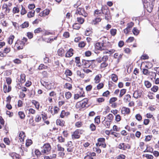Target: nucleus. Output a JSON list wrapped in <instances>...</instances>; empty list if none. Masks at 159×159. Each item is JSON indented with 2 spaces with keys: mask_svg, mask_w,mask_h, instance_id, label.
I'll use <instances>...</instances> for the list:
<instances>
[{
  "mask_svg": "<svg viewBox=\"0 0 159 159\" xmlns=\"http://www.w3.org/2000/svg\"><path fill=\"white\" fill-rule=\"evenodd\" d=\"M25 136V133L23 131H21L19 134V137H20V140L21 142L23 141L24 138Z\"/></svg>",
  "mask_w": 159,
  "mask_h": 159,
  "instance_id": "dca6fc26",
  "label": "nucleus"
},
{
  "mask_svg": "<svg viewBox=\"0 0 159 159\" xmlns=\"http://www.w3.org/2000/svg\"><path fill=\"white\" fill-rule=\"evenodd\" d=\"M22 9L21 10L20 14L22 15H24L26 13V11L25 9V8L23 7V6L22 5Z\"/></svg>",
  "mask_w": 159,
  "mask_h": 159,
  "instance_id": "ea45409f",
  "label": "nucleus"
},
{
  "mask_svg": "<svg viewBox=\"0 0 159 159\" xmlns=\"http://www.w3.org/2000/svg\"><path fill=\"white\" fill-rule=\"evenodd\" d=\"M57 52L59 56L62 57L64 55V53L65 52L64 49H63L62 48H61L58 50Z\"/></svg>",
  "mask_w": 159,
  "mask_h": 159,
  "instance_id": "f8f14e48",
  "label": "nucleus"
},
{
  "mask_svg": "<svg viewBox=\"0 0 159 159\" xmlns=\"http://www.w3.org/2000/svg\"><path fill=\"white\" fill-rule=\"evenodd\" d=\"M18 115L19 116L20 118L21 119H24L25 116L24 114V113L22 111H19L18 112Z\"/></svg>",
  "mask_w": 159,
  "mask_h": 159,
  "instance_id": "bb28decb",
  "label": "nucleus"
},
{
  "mask_svg": "<svg viewBox=\"0 0 159 159\" xmlns=\"http://www.w3.org/2000/svg\"><path fill=\"white\" fill-rule=\"evenodd\" d=\"M158 89V87L157 86H154L151 89V90L152 91L154 92H156Z\"/></svg>",
  "mask_w": 159,
  "mask_h": 159,
  "instance_id": "58836bf2",
  "label": "nucleus"
},
{
  "mask_svg": "<svg viewBox=\"0 0 159 159\" xmlns=\"http://www.w3.org/2000/svg\"><path fill=\"white\" fill-rule=\"evenodd\" d=\"M65 74L66 75L71 76L72 75V72L70 70H66Z\"/></svg>",
  "mask_w": 159,
  "mask_h": 159,
  "instance_id": "4d7b16f0",
  "label": "nucleus"
},
{
  "mask_svg": "<svg viewBox=\"0 0 159 159\" xmlns=\"http://www.w3.org/2000/svg\"><path fill=\"white\" fill-rule=\"evenodd\" d=\"M35 11L34 10L32 11L29 12L27 14V16L28 18H31L34 16Z\"/></svg>",
  "mask_w": 159,
  "mask_h": 159,
  "instance_id": "4be33fe9",
  "label": "nucleus"
},
{
  "mask_svg": "<svg viewBox=\"0 0 159 159\" xmlns=\"http://www.w3.org/2000/svg\"><path fill=\"white\" fill-rule=\"evenodd\" d=\"M102 123L107 128H109L110 126V123L109 121H106L104 122V121H102Z\"/></svg>",
  "mask_w": 159,
  "mask_h": 159,
  "instance_id": "cd10ccee",
  "label": "nucleus"
},
{
  "mask_svg": "<svg viewBox=\"0 0 159 159\" xmlns=\"http://www.w3.org/2000/svg\"><path fill=\"white\" fill-rule=\"evenodd\" d=\"M110 32L111 35L114 36L116 33V29H112L110 30Z\"/></svg>",
  "mask_w": 159,
  "mask_h": 159,
  "instance_id": "f704fd0d",
  "label": "nucleus"
},
{
  "mask_svg": "<svg viewBox=\"0 0 159 159\" xmlns=\"http://www.w3.org/2000/svg\"><path fill=\"white\" fill-rule=\"evenodd\" d=\"M65 122L61 119H58L57 120L56 124L57 125L63 126L64 125Z\"/></svg>",
  "mask_w": 159,
  "mask_h": 159,
  "instance_id": "f3484780",
  "label": "nucleus"
},
{
  "mask_svg": "<svg viewBox=\"0 0 159 159\" xmlns=\"http://www.w3.org/2000/svg\"><path fill=\"white\" fill-rule=\"evenodd\" d=\"M121 112L123 114H129L130 112V110L128 108L123 107L121 108Z\"/></svg>",
  "mask_w": 159,
  "mask_h": 159,
  "instance_id": "0eeeda50",
  "label": "nucleus"
},
{
  "mask_svg": "<svg viewBox=\"0 0 159 159\" xmlns=\"http://www.w3.org/2000/svg\"><path fill=\"white\" fill-rule=\"evenodd\" d=\"M75 14H79L85 17H86L88 15L87 13L85 11L84 8L80 7L78 8L77 9L75 12Z\"/></svg>",
  "mask_w": 159,
  "mask_h": 159,
  "instance_id": "20e7f679",
  "label": "nucleus"
},
{
  "mask_svg": "<svg viewBox=\"0 0 159 159\" xmlns=\"http://www.w3.org/2000/svg\"><path fill=\"white\" fill-rule=\"evenodd\" d=\"M130 147V146L128 144H125L124 143H120L118 147L120 149L124 150H126L127 148L129 149Z\"/></svg>",
  "mask_w": 159,
  "mask_h": 159,
  "instance_id": "423d86ee",
  "label": "nucleus"
},
{
  "mask_svg": "<svg viewBox=\"0 0 159 159\" xmlns=\"http://www.w3.org/2000/svg\"><path fill=\"white\" fill-rule=\"evenodd\" d=\"M65 96L66 98L68 99L71 97L72 95L70 92H68L65 93Z\"/></svg>",
  "mask_w": 159,
  "mask_h": 159,
  "instance_id": "c85d7f7f",
  "label": "nucleus"
},
{
  "mask_svg": "<svg viewBox=\"0 0 159 159\" xmlns=\"http://www.w3.org/2000/svg\"><path fill=\"white\" fill-rule=\"evenodd\" d=\"M65 87L69 90H70L72 88L71 85L70 83H66L65 85Z\"/></svg>",
  "mask_w": 159,
  "mask_h": 159,
  "instance_id": "c03bdc74",
  "label": "nucleus"
},
{
  "mask_svg": "<svg viewBox=\"0 0 159 159\" xmlns=\"http://www.w3.org/2000/svg\"><path fill=\"white\" fill-rule=\"evenodd\" d=\"M141 93L138 90H136L133 93V97L137 99L141 97Z\"/></svg>",
  "mask_w": 159,
  "mask_h": 159,
  "instance_id": "1a4fd4ad",
  "label": "nucleus"
},
{
  "mask_svg": "<svg viewBox=\"0 0 159 159\" xmlns=\"http://www.w3.org/2000/svg\"><path fill=\"white\" fill-rule=\"evenodd\" d=\"M78 131L76 130L74 132V134L72 135L73 139H77L80 138V136L79 135Z\"/></svg>",
  "mask_w": 159,
  "mask_h": 159,
  "instance_id": "4468645a",
  "label": "nucleus"
},
{
  "mask_svg": "<svg viewBox=\"0 0 159 159\" xmlns=\"http://www.w3.org/2000/svg\"><path fill=\"white\" fill-rule=\"evenodd\" d=\"M58 139L60 142H64L65 141V139L63 138L62 136H59L58 138Z\"/></svg>",
  "mask_w": 159,
  "mask_h": 159,
  "instance_id": "6e6d98bb",
  "label": "nucleus"
},
{
  "mask_svg": "<svg viewBox=\"0 0 159 159\" xmlns=\"http://www.w3.org/2000/svg\"><path fill=\"white\" fill-rule=\"evenodd\" d=\"M77 21L80 24H82L84 22V18L81 17H78L77 18Z\"/></svg>",
  "mask_w": 159,
  "mask_h": 159,
  "instance_id": "a878e982",
  "label": "nucleus"
},
{
  "mask_svg": "<svg viewBox=\"0 0 159 159\" xmlns=\"http://www.w3.org/2000/svg\"><path fill=\"white\" fill-rule=\"evenodd\" d=\"M50 11L48 9H46L43 10L40 14V16H44L48 15L49 14Z\"/></svg>",
  "mask_w": 159,
  "mask_h": 159,
  "instance_id": "ddd939ff",
  "label": "nucleus"
},
{
  "mask_svg": "<svg viewBox=\"0 0 159 159\" xmlns=\"http://www.w3.org/2000/svg\"><path fill=\"white\" fill-rule=\"evenodd\" d=\"M134 25V23L132 22H131L127 24V26L126 28L128 29H129V30H130L131 29L133 26Z\"/></svg>",
  "mask_w": 159,
  "mask_h": 159,
  "instance_id": "473e14b6",
  "label": "nucleus"
},
{
  "mask_svg": "<svg viewBox=\"0 0 159 159\" xmlns=\"http://www.w3.org/2000/svg\"><path fill=\"white\" fill-rule=\"evenodd\" d=\"M66 145L67 147H68L67 149V152H71L73 151L74 148L72 147L73 145L72 142H68Z\"/></svg>",
  "mask_w": 159,
  "mask_h": 159,
  "instance_id": "39448f33",
  "label": "nucleus"
},
{
  "mask_svg": "<svg viewBox=\"0 0 159 159\" xmlns=\"http://www.w3.org/2000/svg\"><path fill=\"white\" fill-rule=\"evenodd\" d=\"M25 81V75H21L20 81L23 83Z\"/></svg>",
  "mask_w": 159,
  "mask_h": 159,
  "instance_id": "680f3d73",
  "label": "nucleus"
},
{
  "mask_svg": "<svg viewBox=\"0 0 159 159\" xmlns=\"http://www.w3.org/2000/svg\"><path fill=\"white\" fill-rule=\"evenodd\" d=\"M6 81L7 84L8 85H10L11 84V79L9 77H8L6 78Z\"/></svg>",
  "mask_w": 159,
  "mask_h": 159,
  "instance_id": "5fc2aeb1",
  "label": "nucleus"
},
{
  "mask_svg": "<svg viewBox=\"0 0 159 159\" xmlns=\"http://www.w3.org/2000/svg\"><path fill=\"white\" fill-rule=\"evenodd\" d=\"M108 65V64L106 62H103L101 63L100 66V68L101 69L107 67Z\"/></svg>",
  "mask_w": 159,
  "mask_h": 159,
  "instance_id": "c756f323",
  "label": "nucleus"
},
{
  "mask_svg": "<svg viewBox=\"0 0 159 159\" xmlns=\"http://www.w3.org/2000/svg\"><path fill=\"white\" fill-rule=\"evenodd\" d=\"M20 26L22 28H27L29 26V23L28 21L25 22L23 23L20 25Z\"/></svg>",
  "mask_w": 159,
  "mask_h": 159,
  "instance_id": "6ab92c4d",
  "label": "nucleus"
},
{
  "mask_svg": "<svg viewBox=\"0 0 159 159\" xmlns=\"http://www.w3.org/2000/svg\"><path fill=\"white\" fill-rule=\"evenodd\" d=\"M41 117L39 115H37L36 116L35 121L36 122H39L41 120Z\"/></svg>",
  "mask_w": 159,
  "mask_h": 159,
  "instance_id": "e2e57ef3",
  "label": "nucleus"
},
{
  "mask_svg": "<svg viewBox=\"0 0 159 159\" xmlns=\"http://www.w3.org/2000/svg\"><path fill=\"white\" fill-rule=\"evenodd\" d=\"M103 43L98 42L96 43L95 46V48L98 50H103L102 47Z\"/></svg>",
  "mask_w": 159,
  "mask_h": 159,
  "instance_id": "6e6552de",
  "label": "nucleus"
},
{
  "mask_svg": "<svg viewBox=\"0 0 159 159\" xmlns=\"http://www.w3.org/2000/svg\"><path fill=\"white\" fill-rule=\"evenodd\" d=\"M100 77L99 75H97L95 78V83H98L100 81Z\"/></svg>",
  "mask_w": 159,
  "mask_h": 159,
  "instance_id": "e433bc0d",
  "label": "nucleus"
},
{
  "mask_svg": "<svg viewBox=\"0 0 159 159\" xmlns=\"http://www.w3.org/2000/svg\"><path fill=\"white\" fill-rule=\"evenodd\" d=\"M19 8L16 7H14L12 10L13 13L14 14L18 13L19 12Z\"/></svg>",
  "mask_w": 159,
  "mask_h": 159,
  "instance_id": "79ce46f5",
  "label": "nucleus"
},
{
  "mask_svg": "<svg viewBox=\"0 0 159 159\" xmlns=\"http://www.w3.org/2000/svg\"><path fill=\"white\" fill-rule=\"evenodd\" d=\"M73 49H70L66 54L65 57H69L72 56L73 54Z\"/></svg>",
  "mask_w": 159,
  "mask_h": 159,
  "instance_id": "9b49d317",
  "label": "nucleus"
},
{
  "mask_svg": "<svg viewBox=\"0 0 159 159\" xmlns=\"http://www.w3.org/2000/svg\"><path fill=\"white\" fill-rule=\"evenodd\" d=\"M92 86L91 85H88L86 87V89L87 91H90L92 89Z\"/></svg>",
  "mask_w": 159,
  "mask_h": 159,
  "instance_id": "774afa93",
  "label": "nucleus"
},
{
  "mask_svg": "<svg viewBox=\"0 0 159 159\" xmlns=\"http://www.w3.org/2000/svg\"><path fill=\"white\" fill-rule=\"evenodd\" d=\"M94 120L95 123L98 124H99L100 121V116H98L95 117L94 119Z\"/></svg>",
  "mask_w": 159,
  "mask_h": 159,
  "instance_id": "c9c22d12",
  "label": "nucleus"
},
{
  "mask_svg": "<svg viewBox=\"0 0 159 159\" xmlns=\"http://www.w3.org/2000/svg\"><path fill=\"white\" fill-rule=\"evenodd\" d=\"M76 73L77 75L79 76L81 78H83L84 77V75L83 73H81L80 71L78 70L76 71Z\"/></svg>",
  "mask_w": 159,
  "mask_h": 159,
  "instance_id": "72a5a7b5",
  "label": "nucleus"
},
{
  "mask_svg": "<svg viewBox=\"0 0 159 159\" xmlns=\"http://www.w3.org/2000/svg\"><path fill=\"white\" fill-rule=\"evenodd\" d=\"M107 119L110 120H112L113 118V116L111 114H110L107 116Z\"/></svg>",
  "mask_w": 159,
  "mask_h": 159,
  "instance_id": "338daca9",
  "label": "nucleus"
},
{
  "mask_svg": "<svg viewBox=\"0 0 159 159\" xmlns=\"http://www.w3.org/2000/svg\"><path fill=\"white\" fill-rule=\"evenodd\" d=\"M92 32L90 28H87L85 31V35L87 36L90 35Z\"/></svg>",
  "mask_w": 159,
  "mask_h": 159,
  "instance_id": "7c9ffc66",
  "label": "nucleus"
},
{
  "mask_svg": "<svg viewBox=\"0 0 159 159\" xmlns=\"http://www.w3.org/2000/svg\"><path fill=\"white\" fill-rule=\"evenodd\" d=\"M101 19L99 17L96 18L93 21V23L95 25L97 24L98 22H99L101 20Z\"/></svg>",
  "mask_w": 159,
  "mask_h": 159,
  "instance_id": "2f4dec72",
  "label": "nucleus"
},
{
  "mask_svg": "<svg viewBox=\"0 0 159 159\" xmlns=\"http://www.w3.org/2000/svg\"><path fill=\"white\" fill-rule=\"evenodd\" d=\"M103 84L102 83H99L97 86V89H101L103 87Z\"/></svg>",
  "mask_w": 159,
  "mask_h": 159,
  "instance_id": "0e129e2a",
  "label": "nucleus"
},
{
  "mask_svg": "<svg viewBox=\"0 0 159 159\" xmlns=\"http://www.w3.org/2000/svg\"><path fill=\"white\" fill-rule=\"evenodd\" d=\"M32 103L34 105L35 107L37 109H38L39 108V104L38 102L35 100H32Z\"/></svg>",
  "mask_w": 159,
  "mask_h": 159,
  "instance_id": "a211bd4d",
  "label": "nucleus"
},
{
  "mask_svg": "<svg viewBox=\"0 0 159 159\" xmlns=\"http://www.w3.org/2000/svg\"><path fill=\"white\" fill-rule=\"evenodd\" d=\"M74 29L79 30L80 27V25L78 23H75L72 26Z\"/></svg>",
  "mask_w": 159,
  "mask_h": 159,
  "instance_id": "5701e85b",
  "label": "nucleus"
},
{
  "mask_svg": "<svg viewBox=\"0 0 159 159\" xmlns=\"http://www.w3.org/2000/svg\"><path fill=\"white\" fill-rule=\"evenodd\" d=\"M77 93H78V94L81 97L84 96V93L83 90H79Z\"/></svg>",
  "mask_w": 159,
  "mask_h": 159,
  "instance_id": "09e8293b",
  "label": "nucleus"
},
{
  "mask_svg": "<svg viewBox=\"0 0 159 159\" xmlns=\"http://www.w3.org/2000/svg\"><path fill=\"white\" fill-rule=\"evenodd\" d=\"M10 51V49L9 48L6 47L4 50V53H6V55L7 53L9 52Z\"/></svg>",
  "mask_w": 159,
  "mask_h": 159,
  "instance_id": "13d9d810",
  "label": "nucleus"
},
{
  "mask_svg": "<svg viewBox=\"0 0 159 159\" xmlns=\"http://www.w3.org/2000/svg\"><path fill=\"white\" fill-rule=\"evenodd\" d=\"M102 13L105 15L106 19L108 20L109 11L108 7L106 5L103 6L101 8Z\"/></svg>",
  "mask_w": 159,
  "mask_h": 159,
  "instance_id": "f03ea898",
  "label": "nucleus"
},
{
  "mask_svg": "<svg viewBox=\"0 0 159 159\" xmlns=\"http://www.w3.org/2000/svg\"><path fill=\"white\" fill-rule=\"evenodd\" d=\"M117 99L116 98L113 97L111 98L109 101L110 103H112V102H114L117 100Z\"/></svg>",
  "mask_w": 159,
  "mask_h": 159,
  "instance_id": "864d4df0",
  "label": "nucleus"
},
{
  "mask_svg": "<svg viewBox=\"0 0 159 159\" xmlns=\"http://www.w3.org/2000/svg\"><path fill=\"white\" fill-rule=\"evenodd\" d=\"M111 78L113 81L116 82L118 80L117 76L115 74H112L111 75Z\"/></svg>",
  "mask_w": 159,
  "mask_h": 159,
  "instance_id": "412c9836",
  "label": "nucleus"
},
{
  "mask_svg": "<svg viewBox=\"0 0 159 159\" xmlns=\"http://www.w3.org/2000/svg\"><path fill=\"white\" fill-rule=\"evenodd\" d=\"M15 44L16 45H20V46H22L23 47H24L25 46L24 43L21 40H17Z\"/></svg>",
  "mask_w": 159,
  "mask_h": 159,
  "instance_id": "393cba45",
  "label": "nucleus"
},
{
  "mask_svg": "<svg viewBox=\"0 0 159 159\" xmlns=\"http://www.w3.org/2000/svg\"><path fill=\"white\" fill-rule=\"evenodd\" d=\"M131 96L129 94H127L125 95L124 100L125 102L127 103L130 100Z\"/></svg>",
  "mask_w": 159,
  "mask_h": 159,
  "instance_id": "2eb2a0df",
  "label": "nucleus"
},
{
  "mask_svg": "<svg viewBox=\"0 0 159 159\" xmlns=\"http://www.w3.org/2000/svg\"><path fill=\"white\" fill-rule=\"evenodd\" d=\"M102 13L101 10V11L97 9L94 11V15L96 16V15H98V14H101Z\"/></svg>",
  "mask_w": 159,
  "mask_h": 159,
  "instance_id": "49530a36",
  "label": "nucleus"
},
{
  "mask_svg": "<svg viewBox=\"0 0 159 159\" xmlns=\"http://www.w3.org/2000/svg\"><path fill=\"white\" fill-rule=\"evenodd\" d=\"M90 128L91 131H94L96 129V127L92 123L90 125Z\"/></svg>",
  "mask_w": 159,
  "mask_h": 159,
  "instance_id": "37998d69",
  "label": "nucleus"
},
{
  "mask_svg": "<svg viewBox=\"0 0 159 159\" xmlns=\"http://www.w3.org/2000/svg\"><path fill=\"white\" fill-rule=\"evenodd\" d=\"M82 124L81 122L79 121L76 123L75 126L77 127H80L82 125Z\"/></svg>",
  "mask_w": 159,
  "mask_h": 159,
  "instance_id": "69168bd1",
  "label": "nucleus"
},
{
  "mask_svg": "<svg viewBox=\"0 0 159 159\" xmlns=\"http://www.w3.org/2000/svg\"><path fill=\"white\" fill-rule=\"evenodd\" d=\"M143 74L146 75H148L150 73V72H149L148 69H143Z\"/></svg>",
  "mask_w": 159,
  "mask_h": 159,
  "instance_id": "a18cd8bd",
  "label": "nucleus"
},
{
  "mask_svg": "<svg viewBox=\"0 0 159 159\" xmlns=\"http://www.w3.org/2000/svg\"><path fill=\"white\" fill-rule=\"evenodd\" d=\"M57 146L58 151H64V148H63L61 147L60 144H58L57 145Z\"/></svg>",
  "mask_w": 159,
  "mask_h": 159,
  "instance_id": "a19ab883",
  "label": "nucleus"
},
{
  "mask_svg": "<svg viewBox=\"0 0 159 159\" xmlns=\"http://www.w3.org/2000/svg\"><path fill=\"white\" fill-rule=\"evenodd\" d=\"M4 141L7 145H9L10 141L8 138H4Z\"/></svg>",
  "mask_w": 159,
  "mask_h": 159,
  "instance_id": "052dcab7",
  "label": "nucleus"
},
{
  "mask_svg": "<svg viewBox=\"0 0 159 159\" xmlns=\"http://www.w3.org/2000/svg\"><path fill=\"white\" fill-rule=\"evenodd\" d=\"M133 34L135 35H137L139 32V31L135 27L132 30Z\"/></svg>",
  "mask_w": 159,
  "mask_h": 159,
  "instance_id": "b1692460",
  "label": "nucleus"
},
{
  "mask_svg": "<svg viewBox=\"0 0 159 159\" xmlns=\"http://www.w3.org/2000/svg\"><path fill=\"white\" fill-rule=\"evenodd\" d=\"M85 45V44L84 42L83 41H81L78 44V46L82 48L84 47Z\"/></svg>",
  "mask_w": 159,
  "mask_h": 159,
  "instance_id": "603ef678",
  "label": "nucleus"
},
{
  "mask_svg": "<svg viewBox=\"0 0 159 159\" xmlns=\"http://www.w3.org/2000/svg\"><path fill=\"white\" fill-rule=\"evenodd\" d=\"M27 36L30 39H32L33 37V34L30 32L27 33Z\"/></svg>",
  "mask_w": 159,
  "mask_h": 159,
  "instance_id": "bf43d9fd",
  "label": "nucleus"
},
{
  "mask_svg": "<svg viewBox=\"0 0 159 159\" xmlns=\"http://www.w3.org/2000/svg\"><path fill=\"white\" fill-rule=\"evenodd\" d=\"M136 119L139 121L141 120L142 119V116L139 114H137L135 116Z\"/></svg>",
  "mask_w": 159,
  "mask_h": 159,
  "instance_id": "3c124183",
  "label": "nucleus"
},
{
  "mask_svg": "<svg viewBox=\"0 0 159 159\" xmlns=\"http://www.w3.org/2000/svg\"><path fill=\"white\" fill-rule=\"evenodd\" d=\"M43 149L42 150L41 152L43 153L48 154L51 151V147L49 143L44 144L43 146Z\"/></svg>",
  "mask_w": 159,
  "mask_h": 159,
  "instance_id": "f257e3e1",
  "label": "nucleus"
},
{
  "mask_svg": "<svg viewBox=\"0 0 159 159\" xmlns=\"http://www.w3.org/2000/svg\"><path fill=\"white\" fill-rule=\"evenodd\" d=\"M145 85L147 88H150L151 86V83L148 81H145Z\"/></svg>",
  "mask_w": 159,
  "mask_h": 159,
  "instance_id": "4c0bfd02",
  "label": "nucleus"
},
{
  "mask_svg": "<svg viewBox=\"0 0 159 159\" xmlns=\"http://www.w3.org/2000/svg\"><path fill=\"white\" fill-rule=\"evenodd\" d=\"M95 60H88L83 59L82 61V65L84 66L86 68H89L93 63Z\"/></svg>",
  "mask_w": 159,
  "mask_h": 159,
  "instance_id": "7ed1b4c3",
  "label": "nucleus"
},
{
  "mask_svg": "<svg viewBox=\"0 0 159 159\" xmlns=\"http://www.w3.org/2000/svg\"><path fill=\"white\" fill-rule=\"evenodd\" d=\"M42 31V29L40 28H38L34 30V33L35 34L39 33Z\"/></svg>",
  "mask_w": 159,
  "mask_h": 159,
  "instance_id": "8fccbe9b",
  "label": "nucleus"
},
{
  "mask_svg": "<svg viewBox=\"0 0 159 159\" xmlns=\"http://www.w3.org/2000/svg\"><path fill=\"white\" fill-rule=\"evenodd\" d=\"M126 91V89H122L120 91V93L119 96V98L122 97L124 95Z\"/></svg>",
  "mask_w": 159,
  "mask_h": 159,
  "instance_id": "aec40b11",
  "label": "nucleus"
},
{
  "mask_svg": "<svg viewBox=\"0 0 159 159\" xmlns=\"http://www.w3.org/2000/svg\"><path fill=\"white\" fill-rule=\"evenodd\" d=\"M86 104H84L82 102H78L76 105V107L77 108H80V107L83 108L86 106Z\"/></svg>",
  "mask_w": 159,
  "mask_h": 159,
  "instance_id": "9d476101",
  "label": "nucleus"
},
{
  "mask_svg": "<svg viewBox=\"0 0 159 159\" xmlns=\"http://www.w3.org/2000/svg\"><path fill=\"white\" fill-rule=\"evenodd\" d=\"M108 56L107 55H105L103 56L102 57V61L104 62H106L108 59Z\"/></svg>",
  "mask_w": 159,
  "mask_h": 159,
  "instance_id": "de8ad7c7",
  "label": "nucleus"
}]
</instances>
